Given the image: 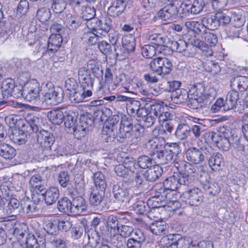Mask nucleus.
<instances>
[{
  "label": "nucleus",
  "mask_w": 248,
  "mask_h": 248,
  "mask_svg": "<svg viewBox=\"0 0 248 248\" xmlns=\"http://www.w3.org/2000/svg\"><path fill=\"white\" fill-rule=\"evenodd\" d=\"M124 163L126 165L128 169V173L131 175H134L140 172L139 164L135 162L133 158H126L124 161Z\"/></svg>",
  "instance_id": "nucleus-51"
},
{
  "label": "nucleus",
  "mask_w": 248,
  "mask_h": 248,
  "mask_svg": "<svg viewBox=\"0 0 248 248\" xmlns=\"http://www.w3.org/2000/svg\"><path fill=\"white\" fill-rule=\"evenodd\" d=\"M208 160V164L211 169L214 171L219 170L220 167L224 165L222 155L219 153H212Z\"/></svg>",
  "instance_id": "nucleus-22"
},
{
  "label": "nucleus",
  "mask_w": 248,
  "mask_h": 248,
  "mask_svg": "<svg viewBox=\"0 0 248 248\" xmlns=\"http://www.w3.org/2000/svg\"><path fill=\"white\" fill-rule=\"evenodd\" d=\"M94 183L95 186L94 188L106 190L107 182L104 174L100 171L95 172L93 174Z\"/></svg>",
  "instance_id": "nucleus-45"
},
{
  "label": "nucleus",
  "mask_w": 248,
  "mask_h": 248,
  "mask_svg": "<svg viewBox=\"0 0 248 248\" xmlns=\"http://www.w3.org/2000/svg\"><path fill=\"white\" fill-rule=\"evenodd\" d=\"M180 177L173 175L166 178L163 182V185L168 191H171L175 193L179 186L184 185V184L180 181Z\"/></svg>",
  "instance_id": "nucleus-28"
},
{
  "label": "nucleus",
  "mask_w": 248,
  "mask_h": 248,
  "mask_svg": "<svg viewBox=\"0 0 248 248\" xmlns=\"http://www.w3.org/2000/svg\"><path fill=\"white\" fill-rule=\"evenodd\" d=\"M162 172V169L160 166L154 165L145 171L144 176L147 181L154 182L161 176Z\"/></svg>",
  "instance_id": "nucleus-25"
},
{
  "label": "nucleus",
  "mask_w": 248,
  "mask_h": 248,
  "mask_svg": "<svg viewBox=\"0 0 248 248\" xmlns=\"http://www.w3.org/2000/svg\"><path fill=\"white\" fill-rule=\"evenodd\" d=\"M112 193L114 198L119 203L125 205L129 202L130 199L129 191L123 184L113 185Z\"/></svg>",
  "instance_id": "nucleus-6"
},
{
  "label": "nucleus",
  "mask_w": 248,
  "mask_h": 248,
  "mask_svg": "<svg viewBox=\"0 0 248 248\" xmlns=\"http://www.w3.org/2000/svg\"><path fill=\"white\" fill-rule=\"evenodd\" d=\"M174 166L180 173V182L184 186H189L192 184L197 174V167L191 163L183 160H175Z\"/></svg>",
  "instance_id": "nucleus-1"
},
{
  "label": "nucleus",
  "mask_w": 248,
  "mask_h": 248,
  "mask_svg": "<svg viewBox=\"0 0 248 248\" xmlns=\"http://www.w3.org/2000/svg\"><path fill=\"white\" fill-rule=\"evenodd\" d=\"M24 209L25 206L23 205L22 203L15 198H11L4 208L6 214L14 218H16L17 215L19 214L21 210Z\"/></svg>",
  "instance_id": "nucleus-10"
},
{
  "label": "nucleus",
  "mask_w": 248,
  "mask_h": 248,
  "mask_svg": "<svg viewBox=\"0 0 248 248\" xmlns=\"http://www.w3.org/2000/svg\"><path fill=\"white\" fill-rule=\"evenodd\" d=\"M203 68L206 71L211 73L214 75L218 74L221 71L220 67L218 63L212 61L206 62L203 64Z\"/></svg>",
  "instance_id": "nucleus-59"
},
{
  "label": "nucleus",
  "mask_w": 248,
  "mask_h": 248,
  "mask_svg": "<svg viewBox=\"0 0 248 248\" xmlns=\"http://www.w3.org/2000/svg\"><path fill=\"white\" fill-rule=\"evenodd\" d=\"M156 52H159V49L152 45H144L141 49L143 56L147 59L153 58L156 54Z\"/></svg>",
  "instance_id": "nucleus-55"
},
{
  "label": "nucleus",
  "mask_w": 248,
  "mask_h": 248,
  "mask_svg": "<svg viewBox=\"0 0 248 248\" xmlns=\"http://www.w3.org/2000/svg\"><path fill=\"white\" fill-rule=\"evenodd\" d=\"M121 120L120 117L118 115H113L108 122V124H106L103 128L102 133L106 136L105 139L107 142H111L113 141L116 138L115 130V127L119 121Z\"/></svg>",
  "instance_id": "nucleus-5"
},
{
  "label": "nucleus",
  "mask_w": 248,
  "mask_h": 248,
  "mask_svg": "<svg viewBox=\"0 0 248 248\" xmlns=\"http://www.w3.org/2000/svg\"><path fill=\"white\" fill-rule=\"evenodd\" d=\"M230 82L232 89L238 93H243L248 89V77L237 76L233 77Z\"/></svg>",
  "instance_id": "nucleus-15"
},
{
  "label": "nucleus",
  "mask_w": 248,
  "mask_h": 248,
  "mask_svg": "<svg viewBox=\"0 0 248 248\" xmlns=\"http://www.w3.org/2000/svg\"><path fill=\"white\" fill-rule=\"evenodd\" d=\"M125 8V4L123 0H115L108 8V14L114 17L119 16Z\"/></svg>",
  "instance_id": "nucleus-30"
},
{
  "label": "nucleus",
  "mask_w": 248,
  "mask_h": 248,
  "mask_svg": "<svg viewBox=\"0 0 248 248\" xmlns=\"http://www.w3.org/2000/svg\"><path fill=\"white\" fill-rule=\"evenodd\" d=\"M17 125L21 129L18 128L13 132L12 140L17 144L21 145L26 142V135L25 132H29L28 128H26V124L23 120H20L18 121Z\"/></svg>",
  "instance_id": "nucleus-11"
},
{
  "label": "nucleus",
  "mask_w": 248,
  "mask_h": 248,
  "mask_svg": "<svg viewBox=\"0 0 248 248\" xmlns=\"http://www.w3.org/2000/svg\"><path fill=\"white\" fill-rule=\"evenodd\" d=\"M28 227L26 223H17L15 224L13 233L19 242L24 238V236L28 233Z\"/></svg>",
  "instance_id": "nucleus-38"
},
{
  "label": "nucleus",
  "mask_w": 248,
  "mask_h": 248,
  "mask_svg": "<svg viewBox=\"0 0 248 248\" xmlns=\"http://www.w3.org/2000/svg\"><path fill=\"white\" fill-rule=\"evenodd\" d=\"M86 21V25L90 30L102 35V32H99V30L100 28V25L101 24V20L100 19L97 18L93 17Z\"/></svg>",
  "instance_id": "nucleus-61"
},
{
  "label": "nucleus",
  "mask_w": 248,
  "mask_h": 248,
  "mask_svg": "<svg viewBox=\"0 0 248 248\" xmlns=\"http://www.w3.org/2000/svg\"><path fill=\"white\" fill-rule=\"evenodd\" d=\"M15 84L14 81L11 78H7L3 81L0 89V94L2 95V99L8 98L11 96Z\"/></svg>",
  "instance_id": "nucleus-33"
},
{
  "label": "nucleus",
  "mask_w": 248,
  "mask_h": 248,
  "mask_svg": "<svg viewBox=\"0 0 248 248\" xmlns=\"http://www.w3.org/2000/svg\"><path fill=\"white\" fill-rule=\"evenodd\" d=\"M28 87L24 89V97L28 101L34 100L39 97V84L36 82H30L27 83Z\"/></svg>",
  "instance_id": "nucleus-16"
},
{
  "label": "nucleus",
  "mask_w": 248,
  "mask_h": 248,
  "mask_svg": "<svg viewBox=\"0 0 248 248\" xmlns=\"http://www.w3.org/2000/svg\"><path fill=\"white\" fill-rule=\"evenodd\" d=\"M185 26L189 29L197 34H199L204 31V27L202 23L196 21H187L185 22Z\"/></svg>",
  "instance_id": "nucleus-53"
},
{
  "label": "nucleus",
  "mask_w": 248,
  "mask_h": 248,
  "mask_svg": "<svg viewBox=\"0 0 248 248\" xmlns=\"http://www.w3.org/2000/svg\"><path fill=\"white\" fill-rule=\"evenodd\" d=\"M72 213L80 214L87 210V204L85 199L80 196L72 197Z\"/></svg>",
  "instance_id": "nucleus-20"
},
{
  "label": "nucleus",
  "mask_w": 248,
  "mask_h": 248,
  "mask_svg": "<svg viewBox=\"0 0 248 248\" xmlns=\"http://www.w3.org/2000/svg\"><path fill=\"white\" fill-rule=\"evenodd\" d=\"M38 20L42 22L48 21L51 16V12L49 8L41 7L38 9L36 15Z\"/></svg>",
  "instance_id": "nucleus-58"
},
{
  "label": "nucleus",
  "mask_w": 248,
  "mask_h": 248,
  "mask_svg": "<svg viewBox=\"0 0 248 248\" xmlns=\"http://www.w3.org/2000/svg\"><path fill=\"white\" fill-rule=\"evenodd\" d=\"M122 44L129 52L134 51L136 43L135 38L131 35L125 36L122 38Z\"/></svg>",
  "instance_id": "nucleus-54"
},
{
  "label": "nucleus",
  "mask_w": 248,
  "mask_h": 248,
  "mask_svg": "<svg viewBox=\"0 0 248 248\" xmlns=\"http://www.w3.org/2000/svg\"><path fill=\"white\" fill-rule=\"evenodd\" d=\"M204 177V180L201 178L200 182L205 191L210 195H217L220 191V188L218 184L216 183L209 182L208 180L209 178L208 175L206 174Z\"/></svg>",
  "instance_id": "nucleus-18"
},
{
  "label": "nucleus",
  "mask_w": 248,
  "mask_h": 248,
  "mask_svg": "<svg viewBox=\"0 0 248 248\" xmlns=\"http://www.w3.org/2000/svg\"><path fill=\"white\" fill-rule=\"evenodd\" d=\"M45 186L44 185H40L37 188L32 191V200L36 204H38L45 195V191H46Z\"/></svg>",
  "instance_id": "nucleus-52"
},
{
  "label": "nucleus",
  "mask_w": 248,
  "mask_h": 248,
  "mask_svg": "<svg viewBox=\"0 0 248 248\" xmlns=\"http://www.w3.org/2000/svg\"><path fill=\"white\" fill-rule=\"evenodd\" d=\"M234 133L230 129H226L223 131L222 135L219 134V138L216 141V145L220 149L227 151L230 149L231 145H232V139Z\"/></svg>",
  "instance_id": "nucleus-8"
},
{
  "label": "nucleus",
  "mask_w": 248,
  "mask_h": 248,
  "mask_svg": "<svg viewBox=\"0 0 248 248\" xmlns=\"http://www.w3.org/2000/svg\"><path fill=\"white\" fill-rule=\"evenodd\" d=\"M36 138L38 143L46 149H50L55 141L53 135L48 131L43 129L37 134Z\"/></svg>",
  "instance_id": "nucleus-12"
},
{
  "label": "nucleus",
  "mask_w": 248,
  "mask_h": 248,
  "mask_svg": "<svg viewBox=\"0 0 248 248\" xmlns=\"http://www.w3.org/2000/svg\"><path fill=\"white\" fill-rule=\"evenodd\" d=\"M154 196L161 199L166 201L167 199H170L172 195V191H168L163 185H159L155 186Z\"/></svg>",
  "instance_id": "nucleus-42"
},
{
  "label": "nucleus",
  "mask_w": 248,
  "mask_h": 248,
  "mask_svg": "<svg viewBox=\"0 0 248 248\" xmlns=\"http://www.w3.org/2000/svg\"><path fill=\"white\" fill-rule=\"evenodd\" d=\"M20 244L22 246L25 245L26 248H40L38 239L31 233H28L26 238L20 242Z\"/></svg>",
  "instance_id": "nucleus-43"
},
{
  "label": "nucleus",
  "mask_w": 248,
  "mask_h": 248,
  "mask_svg": "<svg viewBox=\"0 0 248 248\" xmlns=\"http://www.w3.org/2000/svg\"><path fill=\"white\" fill-rule=\"evenodd\" d=\"M190 133H191L193 134L195 139L200 140L203 135L206 126L202 123H198L196 124L192 125L190 126Z\"/></svg>",
  "instance_id": "nucleus-49"
},
{
  "label": "nucleus",
  "mask_w": 248,
  "mask_h": 248,
  "mask_svg": "<svg viewBox=\"0 0 248 248\" xmlns=\"http://www.w3.org/2000/svg\"><path fill=\"white\" fill-rule=\"evenodd\" d=\"M24 123L26 124V128L29 126L33 132L37 134L41 129L43 119L38 116L30 115L26 118Z\"/></svg>",
  "instance_id": "nucleus-17"
},
{
  "label": "nucleus",
  "mask_w": 248,
  "mask_h": 248,
  "mask_svg": "<svg viewBox=\"0 0 248 248\" xmlns=\"http://www.w3.org/2000/svg\"><path fill=\"white\" fill-rule=\"evenodd\" d=\"M239 93L234 90L232 89L227 93L225 99H224L225 109H228L229 110L233 108L237 105Z\"/></svg>",
  "instance_id": "nucleus-27"
},
{
  "label": "nucleus",
  "mask_w": 248,
  "mask_h": 248,
  "mask_svg": "<svg viewBox=\"0 0 248 248\" xmlns=\"http://www.w3.org/2000/svg\"><path fill=\"white\" fill-rule=\"evenodd\" d=\"M202 38L204 40L205 44L210 47L215 46L217 43V35L210 30H205L202 33Z\"/></svg>",
  "instance_id": "nucleus-50"
},
{
  "label": "nucleus",
  "mask_w": 248,
  "mask_h": 248,
  "mask_svg": "<svg viewBox=\"0 0 248 248\" xmlns=\"http://www.w3.org/2000/svg\"><path fill=\"white\" fill-rule=\"evenodd\" d=\"M204 92L205 87L203 83H197L190 85L189 89V94H190V95L205 99V96L204 94Z\"/></svg>",
  "instance_id": "nucleus-36"
},
{
  "label": "nucleus",
  "mask_w": 248,
  "mask_h": 248,
  "mask_svg": "<svg viewBox=\"0 0 248 248\" xmlns=\"http://www.w3.org/2000/svg\"><path fill=\"white\" fill-rule=\"evenodd\" d=\"M141 105L140 102L131 98L128 103L126 104V110L128 113L132 116H135V113L140 108Z\"/></svg>",
  "instance_id": "nucleus-63"
},
{
  "label": "nucleus",
  "mask_w": 248,
  "mask_h": 248,
  "mask_svg": "<svg viewBox=\"0 0 248 248\" xmlns=\"http://www.w3.org/2000/svg\"><path fill=\"white\" fill-rule=\"evenodd\" d=\"M65 111L60 109H53L49 111L47 114V117L49 120L55 124H60L63 121Z\"/></svg>",
  "instance_id": "nucleus-35"
},
{
  "label": "nucleus",
  "mask_w": 248,
  "mask_h": 248,
  "mask_svg": "<svg viewBox=\"0 0 248 248\" xmlns=\"http://www.w3.org/2000/svg\"><path fill=\"white\" fill-rule=\"evenodd\" d=\"M81 225H77L72 228L71 231V237L74 239H78L83 236L84 233H88V225L84 223H81Z\"/></svg>",
  "instance_id": "nucleus-39"
},
{
  "label": "nucleus",
  "mask_w": 248,
  "mask_h": 248,
  "mask_svg": "<svg viewBox=\"0 0 248 248\" xmlns=\"http://www.w3.org/2000/svg\"><path fill=\"white\" fill-rule=\"evenodd\" d=\"M45 193L42 199L45 201L47 205H50L55 203L60 195L58 188L55 186L49 187L46 191H45Z\"/></svg>",
  "instance_id": "nucleus-23"
},
{
  "label": "nucleus",
  "mask_w": 248,
  "mask_h": 248,
  "mask_svg": "<svg viewBox=\"0 0 248 248\" xmlns=\"http://www.w3.org/2000/svg\"><path fill=\"white\" fill-rule=\"evenodd\" d=\"M190 96L189 91L184 89H180L172 93L171 98L173 102L176 104H181L185 102Z\"/></svg>",
  "instance_id": "nucleus-32"
},
{
  "label": "nucleus",
  "mask_w": 248,
  "mask_h": 248,
  "mask_svg": "<svg viewBox=\"0 0 248 248\" xmlns=\"http://www.w3.org/2000/svg\"><path fill=\"white\" fill-rule=\"evenodd\" d=\"M149 227V230L153 233L160 235L162 233H166L167 226L162 221H155L153 222Z\"/></svg>",
  "instance_id": "nucleus-48"
},
{
  "label": "nucleus",
  "mask_w": 248,
  "mask_h": 248,
  "mask_svg": "<svg viewBox=\"0 0 248 248\" xmlns=\"http://www.w3.org/2000/svg\"><path fill=\"white\" fill-rule=\"evenodd\" d=\"M231 140L234 150L241 155L248 157V143L246 140L235 134Z\"/></svg>",
  "instance_id": "nucleus-14"
},
{
  "label": "nucleus",
  "mask_w": 248,
  "mask_h": 248,
  "mask_svg": "<svg viewBox=\"0 0 248 248\" xmlns=\"http://www.w3.org/2000/svg\"><path fill=\"white\" fill-rule=\"evenodd\" d=\"M64 123L65 126L68 128H72L76 122L75 113L70 110H65Z\"/></svg>",
  "instance_id": "nucleus-56"
},
{
  "label": "nucleus",
  "mask_w": 248,
  "mask_h": 248,
  "mask_svg": "<svg viewBox=\"0 0 248 248\" xmlns=\"http://www.w3.org/2000/svg\"><path fill=\"white\" fill-rule=\"evenodd\" d=\"M166 108L162 105L154 103L149 104L147 110L149 114L156 117V119H158L159 122L161 123L167 121L170 116V113L165 111Z\"/></svg>",
  "instance_id": "nucleus-7"
},
{
  "label": "nucleus",
  "mask_w": 248,
  "mask_h": 248,
  "mask_svg": "<svg viewBox=\"0 0 248 248\" xmlns=\"http://www.w3.org/2000/svg\"><path fill=\"white\" fill-rule=\"evenodd\" d=\"M166 248H191L192 239L178 234H170L164 237L161 240Z\"/></svg>",
  "instance_id": "nucleus-4"
},
{
  "label": "nucleus",
  "mask_w": 248,
  "mask_h": 248,
  "mask_svg": "<svg viewBox=\"0 0 248 248\" xmlns=\"http://www.w3.org/2000/svg\"><path fill=\"white\" fill-rule=\"evenodd\" d=\"M79 80L81 82L80 88L83 91H85L87 96H91L92 95V89L93 84L91 76L84 78Z\"/></svg>",
  "instance_id": "nucleus-46"
},
{
  "label": "nucleus",
  "mask_w": 248,
  "mask_h": 248,
  "mask_svg": "<svg viewBox=\"0 0 248 248\" xmlns=\"http://www.w3.org/2000/svg\"><path fill=\"white\" fill-rule=\"evenodd\" d=\"M16 155V150L8 144L0 143V156L5 159H12Z\"/></svg>",
  "instance_id": "nucleus-31"
},
{
  "label": "nucleus",
  "mask_w": 248,
  "mask_h": 248,
  "mask_svg": "<svg viewBox=\"0 0 248 248\" xmlns=\"http://www.w3.org/2000/svg\"><path fill=\"white\" fill-rule=\"evenodd\" d=\"M176 137L180 140H184L190 136V126L186 124H180L175 130Z\"/></svg>",
  "instance_id": "nucleus-37"
},
{
  "label": "nucleus",
  "mask_w": 248,
  "mask_h": 248,
  "mask_svg": "<svg viewBox=\"0 0 248 248\" xmlns=\"http://www.w3.org/2000/svg\"><path fill=\"white\" fill-rule=\"evenodd\" d=\"M133 208L137 214L144 215L149 212L150 210L147 202L139 201L134 204Z\"/></svg>",
  "instance_id": "nucleus-62"
},
{
  "label": "nucleus",
  "mask_w": 248,
  "mask_h": 248,
  "mask_svg": "<svg viewBox=\"0 0 248 248\" xmlns=\"http://www.w3.org/2000/svg\"><path fill=\"white\" fill-rule=\"evenodd\" d=\"M64 95L63 89L59 87L55 88L51 82L47 83L44 87V101L51 106L60 103Z\"/></svg>",
  "instance_id": "nucleus-2"
},
{
  "label": "nucleus",
  "mask_w": 248,
  "mask_h": 248,
  "mask_svg": "<svg viewBox=\"0 0 248 248\" xmlns=\"http://www.w3.org/2000/svg\"><path fill=\"white\" fill-rule=\"evenodd\" d=\"M157 161L162 164H166L171 162L173 157L164 147V150L157 151L155 153Z\"/></svg>",
  "instance_id": "nucleus-41"
},
{
  "label": "nucleus",
  "mask_w": 248,
  "mask_h": 248,
  "mask_svg": "<svg viewBox=\"0 0 248 248\" xmlns=\"http://www.w3.org/2000/svg\"><path fill=\"white\" fill-rule=\"evenodd\" d=\"M162 65L158 75H166L171 71L172 65L170 60L166 58H162Z\"/></svg>",
  "instance_id": "nucleus-64"
},
{
  "label": "nucleus",
  "mask_w": 248,
  "mask_h": 248,
  "mask_svg": "<svg viewBox=\"0 0 248 248\" xmlns=\"http://www.w3.org/2000/svg\"><path fill=\"white\" fill-rule=\"evenodd\" d=\"M213 151V148L209 146H203L199 148L190 147L186 152V157L189 162L199 165L204 161L205 158L211 155Z\"/></svg>",
  "instance_id": "nucleus-3"
},
{
  "label": "nucleus",
  "mask_w": 248,
  "mask_h": 248,
  "mask_svg": "<svg viewBox=\"0 0 248 248\" xmlns=\"http://www.w3.org/2000/svg\"><path fill=\"white\" fill-rule=\"evenodd\" d=\"M57 207L59 211L65 213H72V202L67 197L59 200Z\"/></svg>",
  "instance_id": "nucleus-44"
},
{
  "label": "nucleus",
  "mask_w": 248,
  "mask_h": 248,
  "mask_svg": "<svg viewBox=\"0 0 248 248\" xmlns=\"http://www.w3.org/2000/svg\"><path fill=\"white\" fill-rule=\"evenodd\" d=\"M105 190L93 188L89 197V202L91 206L96 207L101 204L105 197Z\"/></svg>",
  "instance_id": "nucleus-24"
},
{
  "label": "nucleus",
  "mask_w": 248,
  "mask_h": 248,
  "mask_svg": "<svg viewBox=\"0 0 248 248\" xmlns=\"http://www.w3.org/2000/svg\"><path fill=\"white\" fill-rule=\"evenodd\" d=\"M201 22L202 23L204 27L208 30H215L218 28V22L217 19L216 13L214 14L207 15L201 19Z\"/></svg>",
  "instance_id": "nucleus-26"
},
{
  "label": "nucleus",
  "mask_w": 248,
  "mask_h": 248,
  "mask_svg": "<svg viewBox=\"0 0 248 248\" xmlns=\"http://www.w3.org/2000/svg\"><path fill=\"white\" fill-rule=\"evenodd\" d=\"M148 40L152 45L159 49V53H162L161 50H165L166 38L160 33H152L149 35Z\"/></svg>",
  "instance_id": "nucleus-19"
},
{
  "label": "nucleus",
  "mask_w": 248,
  "mask_h": 248,
  "mask_svg": "<svg viewBox=\"0 0 248 248\" xmlns=\"http://www.w3.org/2000/svg\"><path fill=\"white\" fill-rule=\"evenodd\" d=\"M186 202L191 206H198L203 202V196L201 190L197 187L188 189L183 193Z\"/></svg>",
  "instance_id": "nucleus-9"
},
{
  "label": "nucleus",
  "mask_w": 248,
  "mask_h": 248,
  "mask_svg": "<svg viewBox=\"0 0 248 248\" xmlns=\"http://www.w3.org/2000/svg\"><path fill=\"white\" fill-rule=\"evenodd\" d=\"M62 42V39L60 33L51 34L48 40V50L51 52L56 51Z\"/></svg>",
  "instance_id": "nucleus-29"
},
{
  "label": "nucleus",
  "mask_w": 248,
  "mask_h": 248,
  "mask_svg": "<svg viewBox=\"0 0 248 248\" xmlns=\"http://www.w3.org/2000/svg\"><path fill=\"white\" fill-rule=\"evenodd\" d=\"M178 13V10L177 6L173 3H170L160 10L158 12L157 15L162 19L167 21L172 20L177 16Z\"/></svg>",
  "instance_id": "nucleus-13"
},
{
  "label": "nucleus",
  "mask_w": 248,
  "mask_h": 248,
  "mask_svg": "<svg viewBox=\"0 0 248 248\" xmlns=\"http://www.w3.org/2000/svg\"><path fill=\"white\" fill-rule=\"evenodd\" d=\"M134 126L133 120L131 116L123 115L121 117V126L120 127V131L121 133L123 132L125 137L126 134L125 133H129L131 132V130H132Z\"/></svg>",
  "instance_id": "nucleus-34"
},
{
  "label": "nucleus",
  "mask_w": 248,
  "mask_h": 248,
  "mask_svg": "<svg viewBox=\"0 0 248 248\" xmlns=\"http://www.w3.org/2000/svg\"><path fill=\"white\" fill-rule=\"evenodd\" d=\"M138 163L140 168L142 169H148L154 165L152 158L145 155H140L138 157Z\"/></svg>",
  "instance_id": "nucleus-60"
},
{
  "label": "nucleus",
  "mask_w": 248,
  "mask_h": 248,
  "mask_svg": "<svg viewBox=\"0 0 248 248\" xmlns=\"http://www.w3.org/2000/svg\"><path fill=\"white\" fill-rule=\"evenodd\" d=\"M204 4L202 0H195L192 4L182 3L183 13H186V11L188 13L196 15L200 13L203 9Z\"/></svg>",
  "instance_id": "nucleus-21"
},
{
  "label": "nucleus",
  "mask_w": 248,
  "mask_h": 248,
  "mask_svg": "<svg viewBox=\"0 0 248 248\" xmlns=\"http://www.w3.org/2000/svg\"><path fill=\"white\" fill-rule=\"evenodd\" d=\"M147 202L150 210L151 209L158 208L166 206V201L154 196L150 198Z\"/></svg>",
  "instance_id": "nucleus-57"
},
{
  "label": "nucleus",
  "mask_w": 248,
  "mask_h": 248,
  "mask_svg": "<svg viewBox=\"0 0 248 248\" xmlns=\"http://www.w3.org/2000/svg\"><path fill=\"white\" fill-rule=\"evenodd\" d=\"M115 173L118 176L127 179L128 182H132L134 180V175L128 173V169L125 164H119L114 168Z\"/></svg>",
  "instance_id": "nucleus-40"
},
{
  "label": "nucleus",
  "mask_w": 248,
  "mask_h": 248,
  "mask_svg": "<svg viewBox=\"0 0 248 248\" xmlns=\"http://www.w3.org/2000/svg\"><path fill=\"white\" fill-rule=\"evenodd\" d=\"M67 93L69 94L70 101L73 103L81 102L84 99L88 97L86 95L85 91H83L80 88Z\"/></svg>",
  "instance_id": "nucleus-47"
}]
</instances>
